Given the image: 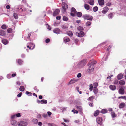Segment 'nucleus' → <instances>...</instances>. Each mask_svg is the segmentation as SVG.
<instances>
[{
    "mask_svg": "<svg viewBox=\"0 0 126 126\" xmlns=\"http://www.w3.org/2000/svg\"><path fill=\"white\" fill-rule=\"evenodd\" d=\"M42 116L44 118H47V114H42Z\"/></svg>",
    "mask_w": 126,
    "mask_h": 126,
    "instance_id": "09e8293b",
    "label": "nucleus"
},
{
    "mask_svg": "<svg viewBox=\"0 0 126 126\" xmlns=\"http://www.w3.org/2000/svg\"><path fill=\"white\" fill-rule=\"evenodd\" d=\"M77 81L78 80L77 79H71L70 81L69 82V84H71L73 83L77 82Z\"/></svg>",
    "mask_w": 126,
    "mask_h": 126,
    "instance_id": "9b49d317",
    "label": "nucleus"
},
{
    "mask_svg": "<svg viewBox=\"0 0 126 126\" xmlns=\"http://www.w3.org/2000/svg\"><path fill=\"white\" fill-rule=\"evenodd\" d=\"M19 90L21 91L22 92L24 91L25 90L24 87L23 86H21L20 87Z\"/></svg>",
    "mask_w": 126,
    "mask_h": 126,
    "instance_id": "473e14b6",
    "label": "nucleus"
},
{
    "mask_svg": "<svg viewBox=\"0 0 126 126\" xmlns=\"http://www.w3.org/2000/svg\"><path fill=\"white\" fill-rule=\"evenodd\" d=\"M108 16L109 19H111L113 16V14L112 13H111L109 14L108 15Z\"/></svg>",
    "mask_w": 126,
    "mask_h": 126,
    "instance_id": "2f4dec72",
    "label": "nucleus"
},
{
    "mask_svg": "<svg viewBox=\"0 0 126 126\" xmlns=\"http://www.w3.org/2000/svg\"><path fill=\"white\" fill-rule=\"evenodd\" d=\"M109 10V8L107 6L104 7L103 8V10L102 11V13L103 14H105L107 13Z\"/></svg>",
    "mask_w": 126,
    "mask_h": 126,
    "instance_id": "0eeeda50",
    "label": "nucleus"
},
{
    "mask_svg": "<svg viewBox=\"0 0 126 126\" xmlns=\"http://www.w3.org/2000/svg\"><path fill=\"white\" fill-rule=\"evenodd\" d=\"M60 12V10L59 9H56L53 13V16H56L58 15L59 14Z\"/></svg>",
    "mask_w": 126,
    "mask_h": 126,
    "instance_id": "423d86ee",
    "label": "nucleus"
},
{
    "mask_svg": "<svg viewBox=\"0 0 126 126\" xmlns=\"http://www.w3.org/2000/svg\"><path fill=\"white\" fill-rule=\"evenodd\" d=\"M53 31L54 33L58 34L60 33V30L59 29L56 28L53 30Z\"/></svg>",
    "mask_w": 126,
    "mask_h": 126,
    "instance_id": "f8f14e48",
    "label": "nucleus"
},
{
    "mask_svg": "<svg viewBox=\"0 0 126 126\" xmlns=\"http://www.w3.org/2000/svg\"><path fill=\"white\" fill-rule=\"evenodd\" d=\"M76 13L71 12L70 15L72 16H75V14Z\"/></svg>",
    "mask_w": 126,
    "mask_h": 126,
    "instance_id": "603ef678",
    "label": "nucleus"
},
{
    "mask_svg": "<svg viewBox=\"0 0 126 126\" xmlns=\"http://www.w3.org/2000/svg\"><path fill=\"white\" fill-rule=\"evenodd\" d=\"M87 62L86 59H84L80 62L77 65V66L79 68H81L84 67Z\"/></svg>",
    "mask_w": 126,
    "mask_h": 126,
    "instance_id": "f257e3e1",
    "label": "nucleus"
},
{
    "mask_svg": "<svg viewBox=\"0 0 126 126\" xmlns=\"http://www.w3.org/2000/svg\"><path fill=\"white\" fill-rule=\"evenodd\" d=\"M67 34L69 36L72 37L73 35V33L71 31H67L66 32Z\"/></svg>",
    "mask_w": 126,
    "mask_h": 126,
    "instance_id": "4be33fe9",
    "label": "nucleus"
},
{
    "mask_svg": "<svg viewBox=\"0 0 126 126\" xmlns=\"http://www.w3.org/2000/svg\"><path fill=\"white\" fill-rule=\"evenodd\" d=\"M48 126H56L54 124L48 123Z\"/></svg>",
    "mask_w": 126,
    "mask_h": 126,
    "instance_id": "8fccbe9b",
    "label": "nucleus"
},
{
    "mask_svg": "<svg viewBox=\"0 0 126 126\" xmlns=\"http://www.w3.org/2000/svg\"><path fill=\"white\" fill-rule=\"evenodd\" d=\"M11 124L13 125L16 126L17 124V122L13 119L11 120Z\"/></svg>",
    "mask_w": 126,
    "mask_h": 126,
    "instance_id": "2eb2a0df",
    "label": "nucleus"
},
{
    "mask_svg": "<svg viewBox=\"0 0 126 126\" xmlns=\"http://www.w3.org/2000/svg\"><path fill=\"white\" fill-rule=\"evenodd\" d=\"M76 34L79 37H81L83 36L84 35V33L83 32H76Z\"/></svg>",
    "mask_w": 126,
    "mask_h": 126,
    "instance_id": "1a4fd4ad",
    "label": "nucleus"
},
{
    "mask_svg": "<svg viewBox=\"0 0 126 126\" xmlns=\"http://www.w3.org/2000/svg\"><path fill=\"white\" fill-rule=\"evenodd\" d=\"M56 19L57 20H59L61 18V16H58L56 17Z\"/></svg>",
    "mask_w": 126,
    "mask_h": 126,
    "instance_id": "680f3d73",
    "label": "nucleus"
},
{
    "mask_svg": "<svg viewBox=\"0 0 126 126\" xmlns=\"http://www.w3.org/2000/svg\"><path fill=\"white\" fill-rule=\"evenodd\" d=\"M26 94L27 95L29 94V96H32V93L28 91H27L26 92Z\"/></svg>",
    "mask_w": 126,
    "mask_h": 126,
    "instance_id": "37998d69",
    "label": "nucleus"
},
{
    "mask_svg": "<svg viewBox=\"0 0 126 126\" xmlns=\"http://www.w3.org/2000/svg\"><path fill=\"white\" fill-rule=\"evenodd\" d=\"M126 106L125 104L124 103H121L119 106V107L120 108H122Z\"/></svg>",
    "mask_w": 126,
    "mask_h": 126,
    "instance_id": "6ab92c4d",
    "label": "nucleus"
},
{
    "mask_svg": "<svg viewBox=\"0 0 126 126\" xmlns=\"http://www.w3.org/2000/svg\"><path fill=\"white\" fill-rule=\"evenodd\" d=\"M71 12L76 13L77 12L76 9L74 7H72L71 8Z\"/></svg>",
    "mask_w": 126,
    "mask_h": 126,
    "instance_id": "4c0bfd02",
    "label": "nucleus"
},
{
    "mask_svg": "<svg viewBox=\"0 0 126 126\" xmlns=\"http://www.w3.org/2000/svg\"><path fill=\"white\" fill-rule=\"evenodd\" d=\"M50 41V39L49 38H47L46 40V42L47 43H49Z\"/></svg>",
    "mask_w": 126,
    "mask_h": 126,
    "instance_id": "864d4df0",
    "label": "nucleus"
},
{
    "mask_svg": "<svg viewBox=\"0 0 126 126\" xmlns=\"http://www.w3.org/2000/svg\"><path fill=\"white\" fill-rule=\"evenodd\" d=\"M88 3L90 5H93L94 4V0H89V1Z\"/></svg>",
    "mask_w": 126,
    "mask_h": 126,
    "instance_id": "a878e982",
    "label": "nucleus"
},
{
    "mask_svg": "<svg viewBox=\"0 0 126 126\" xmlns=\"http://www.w3.org/2000/svg\"><path fill=\"white\" fill-rule=\"evenodd\" d=\"M111 5V3L110 2H108L106 4V5L107 6H110Z\"/></svg>",
    "mask_w": 126,
    "mask_h": 126,
    "instance_id": "5fc2aeb1",
    "label": "nucleus"
},
{
    "mask_svg": "<svg viewBox=\"0 0 126 126\" xmlns=\"http://www.w3.org/2000/svg\"><path fill=\"white\" fill-rule=\"evenodd\" d=\"M17 63L19 65H21L23 64V61L20 59H19L17 61Z\"/></svg>",
    "mask_w": 126,
    "mask_h": 126,
    "instance_id": "c9c22d12",
    "label": "nucleus"
},
{
    "mask_svg": "<svg viewBox=\"0 0 126 126\" xmlns=\"http://www.w3.org/2000/svg\"><path fill=\"white\" fill-rule=\"evenodd\" d=\"M68 6L66 3L65 2L63 3L62 6V8L63 9V12H65L66 9L68 8Z\"/></svg>",
    "mask_w": 126,
    "mask_h": 126,
    "instance_id": "39448f33",
    "label": "nucleus"
},
{
    "mask_svg": "<svg viewBox=\"0 0 126 126\" xmlns=\"http://www.w3.org/2000/svg\"><path fill=\"white\" fill-rule=\"evenodd\" d=\"M16 75V73H15L12 74L11 76L12 77H15Z\"/></svg>",
    "mask_w": 126,
    "mask_h": 126,
    "instance_id": "338daca9",
    "label": "nucleus"
},
{
    "mask_svg": "<svg viewBox=\"0 0 126 126\" xmlns=\"http://www.w3.org/2000/svg\"><path fill=\"white\" fill-rule=\"evenodd\" d=\"M118 80L116 79L114 81L113 83L114 84H116L118 83Z\"/></svg>",
    "mask_w": 126,
    "mask_h": 126,
    "instance_id": "de8ad7c7",
    "label": "nucleus"
},
{
    "mask_svg": "<svg viewBox=\"0 0 126 126\" xmlns=\"http://www.w3.org/2000/svg\"><path fill=\"white\" fill-rule=\"evenodd\" d=\"M82 17L84 19H86L87 20L92 21L93 19V16H91L88 14L83 15Z\"/></svg>",
    "mask_w": 126,
    "mask_h": 126,
    "instance_id": "f03ea898",
    "label": "nucleus"
},
{
    "mask_svg": "<svg viewBox=\"0 0 126 126\" xmlns=\"http://www.w3.org/2000/svg\"><path fill=\"white\" fill-rule=\"evenodd\" d=\"M34 88V89L35 90H36L37 92H38L39 91V90L37 88V87H35Z\"/></svg>",
    "mask_w": 126,
    "mask_h": 126,
    "instance_id": "bf43d9fd",
    "label": "nucleus"
},
{
    "mask_svg": "<svg viewBox=\"0 0 126 126\" xmlns=\"http://www.w3.org/2000/svg\"><path fill=\"white\" fill-rule=\"evenodd\" d=\"M94 66L93 65H91L88 69L87 70V72L88 73H90L92 72L94 70Z\"/></svg>",
    "mask_w": 126,
    "mask_h": 126,
    "instance_id": "7ed1b4c3",
    "label": "nucleus"
},
{
    "mask_svg": "<svg viewBox=\"0 0 126 126\" xmlns=\"http://www.w3.org/2000/svg\"><path fill=\"white\" fill-rule=\"evenodd\" d=\"M94 86H95V87H96L98 86V84L97 83L95 82L94 83Z\"/></svg>",
    "mask_w": 126,
    "mask_h": 126,
    "instance_id": "4d7b16f0",
    "label": "nucleus"
},
{
    "mask_svg": "<svg viewBox=\"0 0 126 126\" xmlns=\"http://www.w3.org/2000/svg\"><path fill=\"white\" fill-rule=\"evenodd\" d=\"M6 35L5 32L2 30H0V35L4 36Z\"/></svg>",
    "mask_w": 126,
    "mask_h": 126,
    "instance_id": "4468645a",
    "label": "nucleus"
},
{
    "mask_svg": "<svg viewBox=\"0 0 126 126\" xmlns=\"http://www.w3.org/2000/svg\"><path fill=\"white\" fill-rule=\"evenodd\" d=\"M84 7L85 9L87 10H88L90 9V6L88 4H84Z\"/></svg>",
    "mask_w": 126,
    "mask_h": 126,
    "instance_id": "b1692460",
    "label": "nucleus"
},
{
    "mask_svg": "<svg viewBox=\"0 0 126 126\" xmlns=\"http://www.w3.org/2000/svg\"><path fill=\"white\" fill-rule=\"evenodd\" d=\"M125 81L123 80H120L119 82V83L121 85H123L125 84Z\"/></svg>",
    "mask_w": 126,
    "mask_h": 126,
    "instance_id": "f704fd0d",
    "label": "nucleus"
},
{
    "mask_svg": "<svg viewBox=\"0 0 126 126\" xmlns=\"http://www.w3.org/2000/svg\"><path fill=\"white\" fill-rule=\"evenodd\" d=\"M123 76L122 74H119L117 76V78L118 79H121L123 78Z\"/></svg>",
    "mask_w": 126,
    "mask_h": 126,
    "instance_id": "bb28decb",
    "label": "nucleus"
},
{
    "mask_svg": "<svg viewBox=\"0 0 126 126\" xmlns=\"http://www.w3.org/2000/svg\"><path fill=\"white\" fill-rule=\"evenodd\" d=\"M81 73H79L78 74V75H77V77L78 78H79L81 77Z\"/></svg>",
    "mask_w": 126,
    "mask_h": 126,
    "instance_id": "052dcab7",
    "label": "nucleus"
},
{
    "mask_svg": "<svg viewBox=\"0 0 126 126\" xmlns=\"http://www.w3.org/2000/svg\"><path fill=\"white\" fill-rule=\"evenodd\" d=\"M90 63L91 65H94V64H95L96 63V62L95 61L93 60H91L90 61Z\"/></svg>",
    "mask_w": 126,
    "mask_h": 126,
    "instance_id": "cd10ccee",
    "label": "nucleus"
},
{
    "mask_svg": "<svg viewBox=\"0 0 126 126\" xmlns=\"http://www.w3.org/2000/svg\"><path fill=\"white\" fill-rule=\"evenodd\" d=\"M7 31L8 33H10L12 32V29L10 28L8 29L7 30Z\"/></svg>",
    "mask_w": 126,
    "mask_h": 126,
    "instance_id": "3c124183",
    "label": "nucleus"
},
{
    "mask_svg": "<svg viewBox=\"0 0 126 126\" xmlns=\"http://www.w3.org/2000/svg\"><path fill=\"white\" fill-rule=\"evenodd\" d=\"M94 98V97L93 96H92L89 97L88 99V100L91 101Z\"/></svg>",
    "mask_w": 126,
    "mask_h": 126,
    "instance_id": "ea45409f",
    "label": "nucleus"
},
{
    "mask_svg": "<svg viewBox=\"0 0 126 126\" xmlns=\"http://www.w3.org/2000/svg\"><path fill=\"white\" fill-rule=\"evenodd\" d=\"M63 20L65 21H67L68 20V18L65 16H64L63 17Z\"/></svg>",
    "mask_w": 126,
    "mask_h": 126,
    "instance_id": "c03bdc74",
    "label": "nucleus"
},
{
    "mask_svg": "<svg viewBox=\"0 0 126 126\" xmlns=\"http://www.w3.org/2000/svg\"><path fill=\"white\" fill-rule=\"evenodd\" d=\"M7 77L8 79H10L11 77L10 74H8L7 75Z\"/></svg>",
    "mask_w": 126,
    "mask_h": 126,
    "instance_id": "e2e57ef3",
    "label": "nucleus"
},
{
    "mask_svg": "<svg viewBox=\"0 0 126 126\" xmlns=\"http://www.w3.org/2000/svg\"><path fill=\"white\" fill-rule=\"evenodd\" d=\"M47 103V101L46 100H42L40 101V103L41 104H46Z\"/></svg>",
    "mask_w": 126,
    "mask_h": 126,
    "instance_id": "72a5a7b5",
    "label": "nucleus"
},
{
    "mask_svg": "<svg viewBox=\"0 0 126 126\" xmlns=\"http://www.w3.org/2000/svg\"><path fill=\"white\" fill-rule=\"evenodd\" d=\"M76 107L79 111L81 113L82 112V108L81 106H76Z\"/></svg>",
    "mask_w": 126,
    "mask_h": 126,
    "instance_id": "f3484780",
    "label": "nucleus"
},
{
    "mask_svg": "<svg viewBox=\"0 0 126 126\" xmlns=\"http://www.w3.org/2000/svg\"><path fill=\"white\" fill-rule=\"evenodd\" d=\"M22 94V93H20L19 94H18L17 95V96L18 97H20L21 96Z\"/></svg>",
    "mask_w": 126,
    "mask_h": 126,
    "instance_id": "6e6d98bb",
    "label": "nucleus"
},
{
    "mask_svg": "<svg viewBox=\"0 0 126 126\" xmlns=\"http://www.w3.org/2000/svg\"><path fill=\"white\" fill-rule=\"evenodd\" d=\"M109 88L110 89L113 91L115 90L116 89V87L115 86L112 85H110L109 86Z\"/></svg>",
    "mask_w": 126,
    "mask_h": 126,
    "instance_id": "a211bd4d",
    "label": "nucleus"
},
{
    "mask_svg": "<svg viewBox=\"0 0 126 126\" xmlns=\"http://www.w3.org/2000/svg\"><path fill=\"white\" fill-rule=\"evenodd\" d=\"M65 43L67 42H69L70 41V39L67 37H65L63 39Z\"/></svg>",
    "mask_w": 126,
    "mask_h": 126,
    "instance_id": "5701e85b",
    "label": "nucleus"
},
{
    "mask_svg": "<svg viewBox=\"0 0 126 126\" xmlns=\"http://www.w3.org/2000/svg\"><path fill=\"white\" fill-rule=\"evenodd\" d=\"M13 16L14 18L16 19H17L18 18V15L16 13H14Z\"/></svg>",
    "mask_w": 126,
    "mask_h": 126,
    "instance_id": "e433bc0d",
    "label": "nucleus"
},
{
    "mask_svg": "<svg viewBox=\"0 0 126 126\" xmlns=\"http://www.w3.org/2000/svg\"><path fill=\"white\" fill-rule=\"evenodd\" d=\"M108 111H112V109L111 108H109L108 109Z\"/></svg>",
    "mask_w": 126,
    "mask_h": 126,
    "instance_id": "774afa93",
    "label": "nucleus"
},
{
    "mask_svg": "<svg viewBox=\"0 0 126 126\" xmlns=\"http://www.w3.org/2000/svg\"><path fill=\"white\" fill-rule=\"evenodd\" d=\"M93 92L95 94H97L98 92V90L97 88L96 87H94L93 89Z\"/></svg>",
    "mask_w": 126,
    "mask_h": 126,
    "instance_id": "ddd939ff",
    "label": "nucleus"
},
{
    "mask_svg": "<svg viewBox=\"0 0 126 126\" xmlns=\"http://www.w3.org/2000/svg\"><path fill=\"white\" fill-rule=\"evenodd\" d=\"M2 41V43L5 45L7 44L8 43V41L4 39H3Z\"/></svg>",
    "mask_w": 126,
    "mask_h": 126,
    "instance_id": "aec40b11",
    "label": "nucleus"
},
{
    "mask_svg": "<svg viewBox=\"0 0 126 126\" xmlns=\"http://www.w3.org/2000/svg\"><path fill=\"white\" fill-rule=\"evenodd\" d=\"M99 4L100 5H102L104 4V0H98Z\"/></svg>",
    "mask_w": 126,
    "mask_h": 126,
    "instance_id": "dca6fc26",
    "label": "nucleus"
},
{
    "mask_svg": "<svg viewBox=\"0 0 126 126\" xmlns=\"http://www.w3.org/2000/svg\"><path fill=\"white\" fill-rule=\"evenodd\" d=\"M98 7L96 6L94 7L93 9V11L94 12L97 11L98 10Z\"/></svg>",
    "mask_w": 126,
    "mask_h": 126,
    "instance_id": "58836bf2",
    "label": "nucleus"
},
{
    "mask_svg": "<svg viewBox=\"0 0 126 126\" xmlns=\"http://www.w3.org/2000/svg\"><path fill=\"white\" fill-rule=\"evenodd\" d=\"M100 112L102 113H107L108 110L107 109H103L100 111Z\"/></svg>",
    "mask_w": 126,
    "mask_h": 126,
    "instance_id": "c756f323",
    "label": "nucleus"
},
{
    "mask_svg": "<svg viewBox=\"0 0 126 126\" xmlns=\"http://www.w3.org/2000/svg\"><path fill=\"white\" fill-rule=\"evenodd\" d=\"M103 120L102 118H100L99 117H97L96 119L97 123L100 125H102V124Z\"/></svg>",
    "mask_w": 126,
    "mask_h": 126,
    "instance_id": "20e7f679",
    "label": "nucleus"
},
{
    "mask_svg": "<svg viewBox=\"0 0 126 126\" xmlns=\"http://www.w3.org/2000/svg\"><path fill=\"white\" fill-rule=\"evenodd\" d=\"M16 116L17 117H19L21 116L20 114V113H18L16 114Z\"/></svg>",
    "mask_w": 126,
    "mask_h": 126,
    "instance_id": "13d9d810",
    "label": "nucleus"
},
{
    "mask_svg": "<svg viewBox=\"0 0 126 126\" xmlns=\"http://www.w3.org/2000/svg\"><path fill=\"white\" fill-rule=\"evenodd\" d=\"M100 112V111L98 110H97L94 112V116H96L99 114Z\"/></svg>",
    "mask_w": 126,
    "mask_h": 126,
    "instance_id": "393cba45",
    "label": "nucleus"
},
{
    "mask_svg": "<svg viewBox=\"0 0 126 126\" xmlns=\"http://www.w3.org/2000/svg\"><path fill=\"white\" fill-rule=\"evenodd\" d=\"M1 28L4 29H6L7 28V27L5 25L3 24L2 25L1 27Z\"/></svg>",
    "mask_w": 126,
    "mask_h": 126,
    "instance_id": "79ce46f5",
    "label": "nucleus"
},
{
    "mask_svg": "<svg viewBox=\"0 0 126 126\" xmlns=\"http://www.w3.org/2000/svg\"><path fill=\"white\" fill-rule=\"evenodd\" d=\"M10 6L9 5H7L6 6V8L7 9H9L10 8Z\"/></svg>",
    "mask_w": 126,
    "mask_h": 126,
    "instance_id": "69168bd1",
    "label": "nucleus"
},
{
    "mask_svg": "<svg viewBox=\"0 0 126 126\" xmlns=\"http://www.w3.org/2000/svg\"><path fill=\"white\" fill-rule=\"evenodd\" d=\"M77 29L80 32H83V28L80 26H79L77 28Z\"/></svg>",
    "mask_w": 126,
    "mask_h": 126,
    "instance_id": "c85d7f7f",
    "label": "nucleus"
},
{
    "mask_svg": "<svg viewBox=\"0 0 126 126\" xmlns=\"http://www.w3.org/2000/svg\"><path fill=\"white\" fill-rule=\"evenodd\" d=\"M16 83L17 84L20 85H21V83L19 81H17L16 82Z\"/></svg>",
    "mask_w": 126,
    "mask_h": 126,
    "instance_id": "0e129e2a",
    "label": "nucleus"
},
{
    "mask_svg": "<svg viewBox=\"0 0 126 126\" xmlns=\"http://www.w3.org/2000/svg\"><path fill=\"white\" fill-rule=\"evenodd\" d=\"M91 22L90 21H87L86 23V25L87 26H89L90 25Z\"/></svg>",
    "mask_w": 126,
    "mask_h": 126,
    "instance_id": "a18cd8bd",
    "label": "nucleus"
},
{
    "mask_svg": "<svg viewBox=\"0 0 126 126\" xmlns=\"http://www.w3.org/2000/svg\"><path fill=\"white\" fill-rule=\"evenodd\" d=\"M111 115L112 118H115L116 117L117 115L114 111H112L111 113Z\"/></svg>",
    "mask_w": 126,
    "mask_h": 126,
    "instance_id": "412c9836",
    "label": "nucleus"
},
{
    "mask_svg": "<svg viewBox=\"0 0 126 126\" xmlns=\"http://www.w3.org/2000/svg\"><path fill=\"white\" fill-rule=\"evenodd\" d=\"M118 93L120 94H123L125 93L124 89L122 87L120 88L118 90Z\"/></svg>",
    "mask_w": 126,
    "mask_h": 126,
    "instance_id": "9d476101",
    "label": "nucleus"
},
{
    "mask_svg": "<svg viewBox=\"0 0 126 126\" xmlns=\"http://www.w3.org/2000/svg\"><path fill=\"white\" fill-rule=\"evenodd\" d=\"M118 98L119 99H120V98L122 99H124L126 100V96H119V97H118Z\"/></svg>",
    "mask_w": 126,
    "mask_h": 126,
    "instance_id": "a19ab883",
    "label": "nucleus"
},
{
    "mask_svg": "<svg viewBox=\"0 0 126 126\" xmlns=\"http://www.w3.org/2000/svg\"><path fill=\"white\" fill-rule=\"evenodd\" d=\"M27 125V123L23 121L19 122L18 124L19 126L20 125L21 126H26Z\"/></svg>",
    "mask_w": 126,
    "mask_h": 126,
    "instance_id": "6e6552de",
    "label": "nucleus"
},
{
    "mask_svg": "<svg viewBox=\"0 0 126 126\" xmlns=\"http://www.w3.org/2000/svg\"><path fill=\"white\" fill-rule=\"evenodd\" d=\"M89 90L90 91H91L93 90V86L92 84L90 85Z\"/></svg>",
    "mask_w": 126,
    "mask_h": 126,
    "instance_id": "49530a36",
    "label": "nucleus"
},
{
    "mask_svg": "<svg viewBox=\"0 0 126 126\" xmlns=\"http://www.w3.org/2000/svg\"><path fill=\"white\" fill-rule=\"evenodd\" d=\"M76 15L79 17H80L82 15V14L81 12H78L77 13Z\"/></svg>",
    "mask_w": 126,
    "mask_h": 126,
    "instance_id": "7c9ffc66",
    "label": "nucleus"
}]
</instances>
